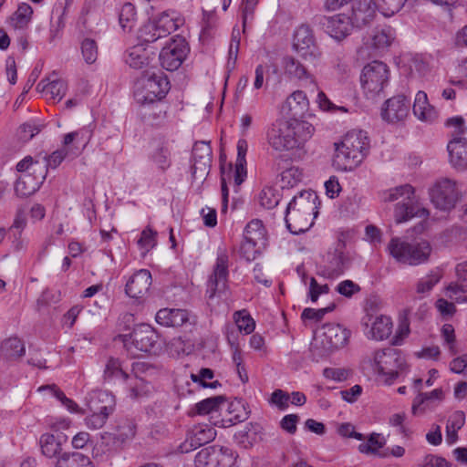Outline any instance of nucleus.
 Wrapping results in <instances>:
<instances>
[{
  "label": "nucleus",
  "mask_w": 467,
  "mask_h": 467,
  "mask_svg": "<svg viewBox=\"0 0 467 467\" xmlns=\"http://www.w3.org/2000/svg\"><path fill=\"white\" fill-rule=\"evenodd\" d=\"M334 166L341 171H351L358 167L369 150V140L363 130L348 132L340 143H335Z\"/></svg>",
  "instance_id": "f257e3e1"
},
{
  "label": "nucleus",
  "mask_w": 467,
  "mask_h": 467,
  "mask_svg": "<svg viewBox=\"0 0 467 467\" xmlns=\"http://www.w3.org/2000/svg\"><path fill=\"white\" fill-rule=\"evenodd\" d=\"M385 202L399 201L395 207L394 217L397 223H401L414 216H428L425 208H419L415 202L414 189L410 184H404L384 192Z\"/></svg>",
  "instance_id": "f03ea898"
},
{
  "label": "nucleus",
  "mask_w": 467,
  "mask_h": 467,
  "mask_svg": "<svg viewBox=\"0 0 467 467\" xmlns=\"http://www.w3.org/2000/svg\"><path fill=\"white\" fill-rule=\"evenodd\" d=\"M387 249L397 262L410 265L426 263L431 253V246L428 241L409 243L399 237L392 238Z\"/></svg>",
  "instance_id": "7ed1b4c3"
},
{
  "label": "nucleus",
  "mask_w": 467,
  "mask_h": 467,
  "mask_svg": "<svg viewBox=\"0 0 467 467\" xmlns=\"http://www.w3.org/2000/svg\"><path fill=\"white\" fill-rule=\"evenodd\" d=\"M429 194L433 205L441 211H451L461 199L462 193L457 182L449 178H441L430 188Z\"/></svg>",
  "instance_id": "20e7f679"
},
{
  "label": "nucleus",
  "mask_w": 467,
  "mask_h": 467,
  "mask_svg": "<svg viewBox=\"0 0 467 467\" xmlns=\"http://www.w3.org/2000/svg\"><path fill=\"white\" fill-rule=\"evenodd\" d=\"M389 80V68L380 61H372L366 65L360 76L361 86L368 98H374L384 88Z\"/></svg>",
  "instance_id": "39448f33"
},
{
  "label": "nucleus",
  "mask_w": 467,
  "mask_h": 467,
  "mask_svg": "<svg viewBox=\"0 0 467 467\" xmlns=\"http://www.w3.org/2000/svg\"><path fill=\"white\" fill-rule=\"evenodd\" d=\"M178 25L173 17L163 12L149 20L138 31V38L142 43H153L175 31Z\"/></svg>",
  "instance_id": "423d86ee"
},
{
  "label": "nucleus",
  "mask_w": 467,
  "mask_h": 467,
  "mask_svg": "<svg viewBox=\"0 0 467 467\" xmlns=\"http://www.w3.org/2000/svg\"><path fill=\"white\" fill-rule=\"evenodd\" d=\"M404 359L400 352L394 348L378 350L374 354V365L379 374L388 378L386 382L391 384L399 375V370L403 368Z\"/></svg>",
  "instance_id": "0eeeda50"
},
{
  "label": "nucleus",
  "mask_w": 467,
  "mask_h": 467,
  "mask_svg": "<svg viewBox=\"0 0 467 467\" xmlns=\"http://www.w3.org/2000/svg\"><path fill=\"white\" fill-rule=\"evenodd\" d=\"M187 52L188 45L183 37L180 36L171 37L160 53L161 67L168 71L176 70L186 57Z\"/></svg>",
  "instance_id": "6e6552de"
},
{
  "label": "nucleus",
  "mask_w": 467,
  "mask_h": 467,
  "mask_svg": "<svg viewBox=\"0 0 467 467\" xmlns=\"http://www.w3.org/2000/svg\"><path fill=\"white\" fill-rule=\"evenodd\" d=\"M142 96L138 98V101L142 104H153L161 100L170 89V82L163 73H153L142 79Z\"/></svg>",
  "instance_id": "1a4fd4ad"
},
{
  "label": "nucleus",
  "mask_w": 467,
  "mask_h": 467,
  "mask_svg": "<svg viewBox=\"0 0 467 467\" xmlns=\"http://www.w3.org/2000/svg\"><path fill=\"white\" fill-rule=\"evenodd\" d=\"M320 330L321 345L327 353L345 347L351 335L350 330L337 323H327Z\"/></svg>",
  "instance_id": "9d476101"
},
{
  "label": "nucleus",
  "mask_w": 467,
  "mask_h": 467,
  "mask_svg": "<svg viewBox=\"0 0 467 467\" xmlns=\"http://www.w3.org/2000/svg\"><path fill=\"white\" fill-rule=\"evenodd\" d=\"M130 337L132 344L140 351L157 354L161 349L160 337L150 325H137Z\"/></svg>",
  "instance_id": "9b49d317"
},
{
  "label": "nucleus",
  "mask_w": 467,
  "mask_h": 467,
  "mask_svg": "<svg viewBox=\"0 0 467 467\" xmlns=\"http://www.w3.org/2000/svg\"><path fill=\"white\" fill-rule=\"evenodd\" d=\"M345 243L338 241L335 249L329 251L326 255L327 265L322 270V275L327 278H333L342 275L348 269L351 263V257L345 253Z\"/></svg>",
  "instance_id": "f8f14e48"
},
{
  "label": "nucleus",
  "mask_w": 467,
  "mask_h": 467,
  "mask_svg": "<svg viewBox=\"0 0 467 467\" xmlns=\"http://www.w3.org/2000/svg\"><path fill=\"white\" fill-rule=\"evenodd\" d=\"M319 24L325 32L337 41L344 40L351 34L354 28L353 21L346 14L322 16Z\"/></svg>",
  "instance_id": "ddd939ff"
},
{
  "label": "nucleus",
  "mask_w": 467,
  "mask_h": 467,
  "mask_svg": "<svg viewBox=\"0 0 467 467\" xmlns=\"http://www.w3.org/2000/svg\"><path fill=\"white\" fill-rule=\"evenodd\" d=\"M293 47L305 59L315 60L320 56L313 31L307 25L298 26L294 34Z\"/></svg>",
  "instance_id": "4468645a"
},
{
  "label": "nucleus",
  "mask_w": 467,
  "mask_h": 467,
  "mask_svg": "<svg viewBox=\"0 0 467 467\" xmlns=\"http://www.w3.org/2000/svg\"><path fill=\"white\" fill-rule=\"evenodd\" d=\"M227 276L228 255L225 252H221L217 255L213 272L207 284L206 295L209 299H212L225 289Z\"/></svg>",
  "instance_id": "2eb2a0df"
},
{
  "label": "nucleus",
  "mask_w": 467,
  "mask_h": 467,
  "mask_svg": "<svg viewBox=\"0 0 467 467\" xmlns=\"http://www.w3.org/2000/svg\"><path fill=\"white\" fill-rule=\"evenodd\" d=\"M192 177L205 178L212 167V149L205 141L195 142L192 148Z\"/></svg>",
  "instance_id": "dca6fc26"
},
{
  "label": "nucleus",
  "mask_w": 467,
  "mask_h": 467,
  "mask_svg": "<svg viewBox=\"0 0 467 467\" xmlns=\"http://www.w3.org/2000/svg\"><path fill=\"white\" fill-rule=\"evenodd\" d=\"M290 130L285 127V120H277L267 132L269 145L275 150H290L296 149V140L288 139Z\"/></svg>",
  "instance_id": "f3484780"
},
{
  "label": "nucleus",
  "mask_w": 467,
  "mask_h": 467,
  "mask_svg": "<svg viewBox=\"0 0 467 467\" xmlns=\"http://www.w3.org/2000/svg\"><path fill=\"white\" fill-rule=\"evenodd\" d=\"M382 109V118L389 122L403 120L409 114L410 100L403 95H398L388 99Z\"/></svg>",
  "instance_id": "a211bd4d"
},
{
  "label": "nucleus",
  "mask_w": 467,
  "mask_h": 467,
  "mask_svg": "<svg viewBox=\"0 0 467 467\" xmlns=\"http://www.w3.org/2000/svg\"><path fill=\"white\" fill-rule=\"evenodd\" d=\"M378 4L376 0H357L352 6V15L354 27H362L369 24L376 16Z\"/></svg>",
  "instance_id": "6ab92c4d"
},
{
  "label": "nucleus",
  "mask_w": 467,
  "mask_h": 467,
  "mask_svg": "<svg viewBox=\"0 0 467 467\" xmlns=\"http://www.w3.org/2000/svg\"><path fill=\"white\" fill-rule=\"evenodd\" d=\"M152 278L147 269H141L130 277L126 284L125 292L132 298H141L150 290Z\"/></svg>",
  "instance_id": "aec40b11"
},
{
  "label": "nucleus",
  "mask_w": 467,
  "mask_h": 467,
  "mask_svg": "<svg viewBox=\"0 0 467 467\" xmlns=\"http://www.w3.org/2000/svg\"><path fill=\"white\" fill-rule=\"evenodd\" d=\"M313 216L316 217L317 214H306L297 208L289 209L287 204L285 215L286 228L293 234L305 233L312 225Z\"/></svg>",
  "instance_id": "412c9836"
},
{
  "label": "nucleus",
  "mask_w": 467,
  "mask_h": 467,
  "mask_svg": "<svg viewBox=\"0 0 467 467\" xmlns=\"http://www.w3.org/2000/svg\"><path fill=\"white\" fill-rule=\"evenodd\" d=\"M447 150L451 166L457 171L467 170V140L462 137H454L449 141Z\"/></svg>",
  "instance_id": "4be33fe9"
},
{
  "label": "nucleus",
  "mask_w": 467,
  "mask_h": 467,
  "mask_svg": "<svg viewBox=\"0 0 467 467\" xmlns=\"http://www.w3.org/2000/svg\"><path fill=\"white\" fill-rule=\"evenodd\" d=\"M309 102L305 92L296 90L293 92L285 100L282 107V111L289 119L303 118L308 111Z\"/></svg>",
  "instance_id": "5701e85b"
},
{
  "label": "nucleus",
  "mask_w": 467,
  "mask_h": 467,
  "mask_svg": "<svg viewBox=\"0 0 467 467\" xmlns=\"http://www.w3.org/2000/svg\"><path fill=\"white\" fill-rule=\"evenodd\" d=\"M285 127L290 130L288 139L296 140V149L301 148L312 137L314 127L307 121L298 119L285 120Z\"/></svg>",
  "instance_id": "b1692460"
},
{
  "label": "nucleus",
  "mask_w": 467,
  "mask_h": 467,
  "mask_svg": "<svg viewBox=\"0 0 467 467\" xmlns=\"http://www.w3.org/2000/svg\"><path fill=\"white\" fill-rule=\"evenodd\" d=\"M155 320L163 327H181L189 321V313L185 309L162 308L157 312Z\"/></svg>",
  "instance_id": "393cba45"
},
{
  "label": "nucleus",
  "mask_w": 467,
  "mask_h": 467,
  "mask_svg": "<svg viewBox=\"0 0 467 467\" xmlns=\"http://www.w3.org/2000/svg\"><path fill=\"white\" fill-rule=\"evenodd\" d=\"M36 174L37 175L33 177L30 173H25L17 179L15 185V191L17 195L26 197L39 189L40 184L46 179V172L40 171V172Z\"/></svg>",
  "instance_id": "a878e982"
},
{
  "label": "nucleus",
  "mask_w": 467,
  "mask_h": 467,
  "mask_svg": "<svg viewBox=\"0 0 467 467\" xmlns=\"http://www.w3.org/2000/svg\"><path fill=\"white\" fill-rule=\"evenodd\" d=\"M67 439L63 433H44L39 439V444L43 455L47 458H54L60 454L62 443Z\"/></svg>",
  "instance_id": "bb28decb"
},
{
  "label": "nucleus",
  "mask_w": 467,
  "mask_h": 467,
  "mask_svg": "<svg viewBox=\"0 0 467 467\" xmlns=\"http://www.w3.org/2000/svg\"><path fill=\"white\" fill-rule=\"evenodd\" d=\"M318 197L314 191H303L288 203L289 209L297 208L306 214H317Z\"/></svg>",
  "instance_id": "cd10ccee"
},
{
  "label": "nucleus",
  "mask_w": 467,
  "mask_h": 467,
  "mask_svg": "<svg viewBox=\"0 0 467 467\" xmlns=\"http://www.w3.org/2000/svg\"><path fill=\"white\" fill-rule=\"evenodd\" d=\"M412 110L414 115L421 120L432 121L437 117V111L429 103L427 94L424 91H419L416 94Z\"/></svg>",
  "instance_id": "c85d7f7f"
},
{
  "label": "nucleus",
  "mask_w": 467,
  "mask_h": 467,
  "mask_svg": "<svg viewBox=\"0 0 467 467\" xmlns=\"http://www.w3.org/2000/svg\"><path fill=\"white\" fill-rule=\"evenodd\" d=\"M123 439L119 438L118 433L103 432L100 435V441L97 443L94 451L96 455L113 454L119 451L123 446Z\"/></svg>",
  "instance_id": "c756f323"
},
{
  "label": "nucleus",
  "mask_w": 467,
  "mask_h": 467,
  "mask_svg": "<svg viewBox=\"0 0 467 467\" xmlns=\"http://www.w3.org/2000/svg\"><path fill=\"white\" fill-rule=\"evenodd\" d=\"M55 467H94L88 456L74 451L57 457Z\"/></svg>",
  "instance_id": "7c9ffc66"
},
{
  "label": "nucleus",
  "mask_w": 467,
  "mask_h": 467,
  "mask_svg": "<svg viewBox=\"0 0 467 467\" xmlns=\"http://www.w3.org/2000/svg\"><path fill=\"white\" fill-rule=\"evenodd\" d=\"M125 62L130 67L140 69L149 65L150 59L145 49L140 45H138L126 51Z\"/></svg>",
  "instance_id": "2f4dec72"
},
{
  "label": "nucleus",
  "mask_w": 467,
  "mask_h": 467,
  "mask_svg": "<svg viewBox=\"0 0 467 467\" xmlns=\"http://www.w3.org/2000/svg\"><path fill=\"white\" fill-rule=\"evenodd\" d=\"M171 153L165 141L157 140L152 143V150L150 153L151 160L158 167L165 171L171 165Z\"/></svg>",
  "instance_id": "473e14b6"
},
{
  "label": "nucleus",
  "mask_w": 467,
  "mask_h": 467,
  "mask_svg": "<svg viewBox=\"0 0 467 467\" xmlns=\"http://www.w3.org/2000/svg\"><path fill=\"white\" fill-rule=\"evenodd\" d=\"M392 322L389 317L379 316L372 322L370 337L375 340H383L391 334Z\"/></svg>",
  "instance_id": "72a5a7b5"
},
{
  "label": "nucleus",
  "mask_w": 467,
  "mask_h": 467,
  "mask_svg": "<svg viewBox=\"0 0 467 467\" xmlns=\"http://www.w3.org/2000/svg\"><path fill=\"white\" fill-rule=\"evenodd\" d=\"M89 405H95L101 408L103 412L112 414L115 410V399L105 390H97L90 395L88 406Z\"/></svg>",
  "instance_id": "f704fd0d"
},
{
  "label": "nucleus",
  "mask_w": 467,
  "mask_h": 467,
  "mask_svg": "<svg viewBox=\"0 0 467 467\" xmlns=\"http://www.w3.org/2000/svg\"><path fill=\"white\" fill-rule=\"evenodd\" d=\"M25 345L16 337H9L1 344V354L6 359H16L25 354Z\"/></svg>",
  "instance_id": "c9c22d12"
},
{
  "label": "nucleus",
  "mask_w": 467,
  "mask_h": 467,
  "mask_svg": "<svg viewBox=\"0 0 467 467\" xmlns=\"http://www.w3.org/2000/svg\"><path fill=\"white\" fill-rule=\"evenodd\" d=\"M224 396H215L202 400L195 404L191 414L206 415L218 411L220 405L225 402Z\"/></svg>",
  "instance_id": "e433bc0d"
},
{
  "label": "nucleus",
  "mask_w": 467,
  "mask_h": 467,
  "mask_svg": "<svg viewBox=\"0 0 467 467\" xmlns=\"http://www.w3.org/2000/svg\"><path fill=\"white\" fill-rule=\"evenodd\" d=\"M68 151L65 149L55 150L49 156L43 157L42 163H36L34 166V172H40V171H44L46 173L47 172L48 168L56 169L66 158Z\"/></svg>",
  "instance_id": "4c0bfd02"
},
{
  "label": "nucleus",
  "mask_w": 467,
  "mask_h": 467,
  "mask_svg": "<svg viewBox=\"0 0 467 467\" xmlns=\"http://www.w3.org/2000/svg\"><path fill=\"white\" fill-rule=\"evenodd\" d=\"M284 65L285 73L290 78L304 79L310 77L306 67L293 57H285L284 58Z\"/></svg>",
  "instance_id": "58836bf2"
},
{
  "label": "nucleus",
  "mask_w": 467,
  "mask_h": 467,
  "mask_svg": "<svg viewBox=\"0 0 467 467\" xmlns=\"http://www.w3.org/2000/svg\"><path fill=\"white\" fill-rule=\"evenodd\" d=\"M189 433L200 447L211 442L216 437V431L208 425H196Z\"/></svg>",
  "instance_id": "ea45409f"
},
{
  "label": "nucleus",
  "mask_w": 467,
  "mask_h": 467,
  "mask_svg": "<svg viewBox=\"0 0 467 467\" xmlns=\"http://www.w3.org/2000/svg\"><path fill=\"white\" fill-rule=\"evenodd\" d=\"M33 15L32 7L26 4L19 5L17 10L14 13L11 20L15 28H24L31 21Z\"/></svg>",
  "instance_id": "a19ab883"
},
{
  "label": "nucleus",
  "mask_w": 467,
  "mask_h": 467,
  "mask_svg": "<svg viewBox=\"0 0 467 467\" xmlns=\"http://www.w3.org/2000/svg\"><path fill=\"white\" fill-rule=\"evenodd\" d=\"M384 444V438H381L380 435L378 433H372L366 442H362L358 445V451L362 453L379 455V450L382 448ZM387 455V452L380 454V456Z\"/></svg>",
  "instance_id": "79ce46f5"
},
{
  "label": "nucleus",
  "mask_w": 467,
  "mask_h": 467,
  "mask_svg": "<svg viewBox=\"0 0 467 467\" xmlns=\"http://www.w3.org/2000/svg\"><path fill=\"white\" fill-rule=\"evenodd\" d=\"M88 409L91 414L85 419L86 425L94 430L102 428L110 414L103 412L101 408L95 405H89Z\"/></svg>",
  "instance_id": "37998d69"
},
{
  "label": "nucleus",
  "mask_w": 467,
  "mask_h": 467,
  "mask_svg": "<svg viewBox=\"0 0 467 467\" xmlns=\"http://www.w3.org/2000/svg\"><path fill=\"white\" fill-rule=\"evenodd\" d=\"M238 329L245 334H251L255 328V322L246 310L236 311L234 315Z\"/></svg>",
  "instance_id": "c03bdc74"
},
{
  "label": "nucleus",
  "mask_w": 467,
  "mask_h": 467,
  "mask_svg": "<svg viewBox=\"0 0 467 467\" xmlns=\"http://www.w3.org/2000/svg\"><path fill=\"white\" fill-rule=\"evenodd\" d=\"M408 0H376L378 10L385 16L400 12Z\"/></svg>",
  "instance_id": "a18cd8bd"
},
{
  "label": "nucleus",
  "mask_w": 467,
  "mask_h": 467,
  "mask_svg": "<svg viewBox=\"0 0 467 467\" xmlns=\"http://www.w3.org/2000/svg\"><path fill=\"white\" fill-rule=\"evenodd\" d=\"M104 376L106 379L119 378L122 380H127L130 376L123 371L120 361L118 358H110L105 368Z\"/></svg>",
  "instance_id": "49530a36"
},
{
  "label": "nucleus",
  "mask_w": 467,
  "mask_h": 467,
  "mask_svg": "<svg viewBox=\"0 0 467 467\" xmlns=\"http://www.w3.org/2000/svg\"><path fill=\"white\" fill-rule=\"evenodd\" d=\"M126 381H128L129 395L132 399L143 397L149 391L148 385L138 376L130 377Z\"/></svg>",
  "instance_id": "de8ad7c7"
},
{
  "label": "nucleus",
  "mask_w": 467,
  "mask_h": 467,
  "mask_svg": "<svg viewBox=\"0 0 467 467\" xmlns=\"http://www.w3.org/2000/svg\"><path fill=\"white\" fill-rule=\"evenodd\" d=\"M441 278V274L439 271H432L426 277L420 279L416 285V292L418 294H424L430 292L433 286L439 283Z\"/></svg>",
  "instance_id": "09e8293b"
},
{
  "label": "nucleus",
  "mask_w": 467,
  "mask_h": 467,
  "mask_svg": "<svg viewBox=\"0 0 467 467\" xmlns=\"http://www.w3.org/2000/svg\"><path fill=\"white\" fill-rule=\"evenodd\" d=\"M213 378V371L211 368H201L197 374H192L191 379L193 382L198 383L202 388H211L215 389L218 386H221L218 380H215L211 383H207V379H212Z\"/></svg>",
  "instance_id": "8fccbe9b"
},
{
  "label": "nucleus",
  "mask_w": 467,
  "mask_h": 467,
  "mask_svg": "<svg viewBox=\"0 0 467 467\" xmlns=\"http://www.w3.org/2000/svg\"><path fill=\"white\" fill-rule=\"evenodd\" d=\"M81 53L87 64H93L98 58L96 41L91 38H85L81 43Z\"/></svg>",
  "instance_id": "3c124183"
},
{
  "label": "nucleus",
  "mask_w": 467,
  "mask_h": 467,
  "mask_svg": "<svg viewBox=\"0 0 467 467\" xmlns=\"http://www.w3.org/2000/svg\"><path fill=\"white\" fill-rule=\"evenodd\" d=\"M260 204L266 208H275L280 202V196L273 188H265L262 190L259 195Z\"/></svg>",
  "instance_id": "603ef678"
},
{
  "label": "nucleus",
  "mask_w": 467,
  "mask_h": 467,
  "mask_svg": "<svg viewBox=\"0 0 467 467\" xmlns=\"http://www.w3.org/2000/svg\"><path fill=\"white\" fill-rule=\"evenodd\" d=\"M282 187H293L298 182H301L303 173L296 167H290L283 171L280 174Z\"/></svg>",
  "instance_id": "864d4df0"
},
{
  "label": "nucleus",
  "mask_w": 467,
  "mask_h": 467,
  "mask_svg": "<svg viewBox=\"0 0 467 467\" xmlns=\"http://www.w3.org/2000/svg\"><path fill=\"white\" fill-rule=\"evenodd\" d=\"M196 467H213L215 463L213 447L202 449L195 456Z\"/></svg>",
  "instance_id": "5fc2aeb1"
},
{
  "label": "nucleus",
  "mask_w": 467,
  "mask_h": 467,
  "mask_svg": "<svg viewBox=\"0 0 467 467\" xmlns=\"http://www.w3.org/2000/svg\"><path fill=\"white\" fill-rule=\"evenodd\" d=\"M336 307L335 303L330 304L327 307L315 309L306 307L303 310L301 314V318L303 320H315V321H320L324 318L325 315L327 313L332 312Z\"/></svg>",
  "instance_id": "6e6d98bb"
},
{
  "label": "nucleus",
  "mask_w": 467,
  "mask_h": 467,
  "mask_svg": "<svg viewBox=\"0 0 467 467\" xmlns=\"http://www.w3.org/2000/svg\"><path fill=\"white\" fill-rule=\"evenodd\" d=\"M136 16L135 7L130 3H126L119 13V24L123 29L131 30Z\"/></svg>",
  "instance_id": "4d7b16f0"
},
{
  "label": "nucleus",
  "mask_w": 467,
  "mask_h": 467,
  "mask_svg": "<svg viewBox=\"0 0 467 467\" xmlns=\"http://www.w3.org/2000/svg\"><path fill=\"white\" fill-rule=\"evenodd\" d=\"M259 240L253 238H244V242L241 244L240 252L247 261H253L256 258L258 254L257 244Z\"/></svg>",
  "instance_id": "13d9d810"
},
{
  "label": "nucleus",
  "mask_w": 467,
  "mask_h": 467,
  "mask_svg": "<svg viewBox=\"0 0 467 467\" xmlns=\"http://www.w3.org/2000/svg\"><path fill=\"white\" fill-rule=\"evenodd\" d=\"M391 43V36L385 29H377L371 35V46L376 49H385Z\"/></svg>",
  "instance_id": "bf43d9fd"
},
{
  "label": "nucleus",
  "mask_w": 467,
  "mask_h": 467,
  "mask_svg": "<svg viewBox=\"0 0 467 467\" xmlns=\"http://www.w3.org/2000/svg\"><path fill=\"white\" fill-rule=\"evenodd\" d=\"M264 226L260 220H252L244 228V238L262 240L264 237Z\"/></svg>",
  "instance_id": "052dcab7"
},
{
  "label": "nucleus",
  "mask_w": 467,
  "mask_h": 467,
  "mask_svg": "<svg viewBox=\"0 0 467 467\" xmlns=\"http://www.w3.org/2000/svg\"><path fill=\"white\" fill-rule=\"evenodd\" d=\"M255 439V433H250V427L248 425L234 434V440L244 449L253 447Z\"/></svg>",
  "instance_id": "680f3d73"
},
{
  "label": "nucleus",
  "mask_w": 467,
  "mask_h": 467,
  "mask_svg": "<svg viewBox=\"0 0 467 467\" xmlns=\"http://www.w3.org/2000/svg\"><path fill=\"white\" fill-rule=\"evenodd\" d=\"M67 91V83L62 79H51L49 80L48 94L50 99H62Z\"/></svg>",
  "instance_id": "e2e57ef3"
},
{
  "label": "nucleus",
  "mask_w": 467,
  "mask_h": 467,
  "mask_svg": "<svg viewBox=\"0 0 467 467\" xmlns=\"http://www.w3.org/2000/svg\"><path fill=\"white\" fill-rule=\"evenodd\" d=\"M119 438L123 439V443L132 439L136 433V424L131 420H126L118 427L117 432Z\"/></svg>",
  "instance_id": "0e129e2a"
},
{
  "label": "nucleus",
  "mask_w": 467,
  "mask_h": 467,
  "mask_svg": "<svg viewBox=\"0 0 467 467\" xmlns=\"http://www.w3.org/2000/svg\"><path fill=\"white\" fill-rule=\"evenodd\" d=\"M40 130V128L35 124L24 123L19 127L17 136L20 140L26 142L38 134Z\"/></svg>",
  "instance_id": "69168bd1"
},
{
  "label": "nucleus",
  "mask_w": 467,
  "mask_h": 467,
  "mask_svg": "<svg viewBox=\"0 0 467 467\" xmlns=\"http://www.w3.org/2000/svg\"><path fill=\"white\" fill-rule=\"evenodd\" d=\"M156 235L157 233L150 227H146L138 241V244L147 251L153 248L156 245Z\"/></svg>",
  "instance_id": "338daca9"
},
{
  "label": "nucleus",
  "mask_w": 467,
  "mask_h": 467,
  "mask_svg": "<svg viewBox=\"0 0 467 467\" xmlns=\"http://www.w3.org/2000/svg\"><path fill=\"white\" fill-rule=\"evenodd\" d=\"M450 368L456 374L467 375V354L453 358L450 363Z\"/></svg>",
  "instance_id": "774afa93"
}]
</instances>
